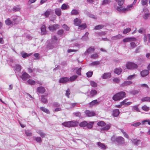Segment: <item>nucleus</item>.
Wrapping results in <instances>:
<instances>
[{
    "mask_svg": "<svg viewBox=\"0 0 150 150\" xmlns=\"http://www.w3.org/2000/svg\"><path fill=\"white\" fill-rule=\"evenodd\" d=\"M30 77V76L26 72L24 73L21 76V78L24 81L28 79Z\"/></svg>",
    "mask_w": 150,
    "mask_h": 150,
    "instance_id": "obj_11",
    "label": "nucleus"
},
{
    "mask_svg": "<svg viewBox=\"0 0 150 150\" xmlns=\"http://www.w3.org/2000/svg\"><path fill=\"white\" fill-rule=\"evenodd\" d=\"M37 132L42 137H44L46 136V134H45L40 130L38 131Z\"/></svg>",
    "mask_w": 150,
    "mask_h": 150,
    "instance_id": "obj_32",
    "label": "nucleus"
},
{
    "mask_svg": "<svg viewBox=\"0 0 150 150\" xmlns=\"http://www.w3.org/2000/svg\"><path fill=\"white\" fill-rule=\"evenodd\" d=\"M116 142L120 144H123L125 143V140L123 137H118L116 138Z\"/></svg>",
    "mask_w": 150,
    "mask_h": 150,
    "instance_id": "obj_6",
    "label": "nucleus"
},
{
    "mask_svg": "<svg viewBox=\"0 0 150 150\" xmlns=\"http://www.w3.org/2000/svg\"><path fill=\"white\" fill-rule=\"evenodd\" d=\"M99 102L97 100H94L89 103L91 106H93L95 104H98Z\"/></svg>",
    "mask_w": 150,
    "mask_h": 150,
    "instance_id": "obj_30",
    "label": "nucleus"
},
{
    "mask_svg": "<svg viewBox=\"0 0 150 150\" xmlns=\"http://www.w3.org/2000/svg\"><path fill=\"white\" fill-rule=\"evenodd\" d=\"M136 76V75L135 74H134L132 75H130L128 77L127 79L128 80H131L133 78H134Z\"/></svg>",
    "mask_w": 150,
    "mask_h": 150,
    "instance_id": "obj_61",
    "label": "nucleus"
},
{
    "mask_svg": "<svg viewBox=\"0 0 150 150\" xmlns=\"http://www.w3.org/2000/svg\"><path fill=\"white\" fill-rule=\"evenodd\" d=\"M70 94V91L69 88H68L66 91L65 95L69 98V95Z\"/></svg>",
    "mask_w": 150,
    "mask_h": 150,
    "instance_id": "obj_48",
    "label": "nucleus"
},
{
    "mask_svg": "<svg viewBox=\"0 0 150 150\" xmlns=\"http://www.w3.org/2000/svg\"><path fill=\"white\" fill-rule=\"evenodd\" d=\"M111 126L110 125H106L105 126L101 128L100 129L101 131H104L108 130L110 127Z\"/></svg>",
    "mask_w": 150,
    "mask_h": 150,
    "instance_id": "obj_24",
    "label": "nucleus"
},
{
    "mask_svg": "<svg viewBox=\"0 0 150 150\" xmlns=\"http://www.w3.org/2000/svg\"><path fill=\"white\" fill-rule=\"evenodd\" d=\"M69 7V6L66 4H63L61 6V8L63 10H65L67 9V8Z\"/></svg>",
    "mask_w": 150,
    "mask_h": 150,
    "instance_id": "obj_53",
    "label": "nucleus"
},
{
    "mask_svg": "<svg viewBox=\"0 0 150 150\" xmlns=\"http://www.w3.org/2000/svg\"><path fill=\"white\" fill-rule=\"evenodd\" d=\"M34 56L35 57V59H40V54L39 53H35L34 54Z\"/></svg>",
    "mask_w": 150,
    "mask_h": 150,
    "instance_id": "obj_54",
    "label": "nucleus"
},
{
    "mask_svg": "<svg viewBox=\"0 0 150 150\" xmlns=\"http://www.w3.org/2000/svg\"><path fill=\"white\" fill-rule=\"evenodd\" d=\"M41 97V100L42 102L44 103H46L47 101V100L46 98V96H42Z\"/></svg>",
    "mask_w": 150,
    "mask_h": 150,
    "instance_id": "obj_38",
    "label": "nucleus"
},
{
    "mask_svg": "<svg viewBox=\"0 0 150 150\" xmlns=\"http://www.w3.org/2000/svg\"><path fill=\"white\" fill-rule=\"evenodd\" d=\"M78 14L79 12L76 10H73L71 12V14L72 15H77Z\"/></svg>",
    "mask_w": 150,
    "mask_h": 150,
    "instance_id": "obj_49",
    "label": "nucleus"
},
{
    "mask_svg": "<svg viewBox=\"0 0 150 150\" xmlns=\"http://www.w3.org/2000/svg\"><path fill=\"white\" fill-rule=\"evenodd\" d=\"M132 82L130 81H125L120 85V86L125 87L132 84Z\"/></svg>",
    "mask_w": 150,
    "mask_h": 150,
    "instance_id": "obj_16",
    "label": "nucleus"
},
{
    "mask_svg": "<svg viewBox=\"0 0 150 150\" xmlns=\"http://www.w3.org/2000/svg\"><path fill=\"white\" fill-rule=\"evenodd\" d=\"M97 94V91L95 89L91 90L90 92V97H93Z\"/></svg>",
    "mask_w": 150,
    "mask_h": 150,
    "instance_id": "obj_21",
    "label": "nucleus"
},
{
    "mask_svg": "<svg viewBox=\"0 0 150 150\" xmlns=\"http://www.w3.org/2000/svg\"><path fill=\"white\" fill-rule=\"evenodd\" d=\"M33 139L38 143H41L42 142V139L40 137H33Z\"/></svg>",
    "mask_w": 150,
    "mask_h": 150,
    "instance_id": "obj_39",
    "label": "nucleus"
},
{
    "mask_svg": "<svg viewBox=\"0 0 150 150\" xmlns=\"http://www.w3.org/2000/svg\"><path fill=\"white\" fill-rule=\"evenodd\" d=\"M21 66L19 64H16L14 67L15 69L18 71H21Z\"/></svg>",
    "mask_w": 150,
    "mask_h": 150,
    "instance_id": "obj_29",
    "label": "nucleus"
},
{
    "mask_svg": "<svg viewBox=\"0 0 150 150\" xmlns=\"http://www.w3.org/2000/svg\"><path fill=\"white\" fill-rule=\"evenodd\" d=\"M141 124V123L140 122H136L134 123H133L131 125V126L134 127H137L140 125Z\"/></svg>",
    "mask_w": 150,
    "mask_h": 150,
    "instance_id": "obj_52",
    "label": "nucleus"
},
{
    "mask_svg": "<svg viewBox=\"0 0 150 150\" xmlns=\"http://www.w3.org/2000/svg\"><path fill=\"white\" fill-rule=\"evenodd\" d=\"M120 113L119 110L116 109L114 110L113 111L112 115L114 117H117L119 115Z\"/></svg>",
    "mask_w": 150,
    "mask_h": 150,
    "instance_id": "obj_17",
    "label": "nucleus"
},
{
    "mask_svg": "<svg viewBox=\"0 0 150 150\" xmlns=\"http://www.w3.org/2000/svg\"><path fill=\"white\" fill-rule=\"evenodd\" d=\"M21 9V8L18 6H14L13 8V11L15 12L19 11Z\"/></svg>",
    "mask_w": 150,
    "mask_h": 150,
    "instance_id": "obj_35",
    "label": "nucleus"
},
{
    "mask_svg": "<svg viewBox=\"0 0 150 150\" xmlns=\"http://www.w3.org/2000/svg\"><path fill=\"white\" fill-rule=\"evenodd\" d=\"M87 15L90 17L92 18L96 19L97 18L96 17V16L93 15L89 13L88 12H87L86 13Z\"/></svg>",
    "mask_w": 150,
    "mask_h": 150,
    "instance_id": "obj_50",
    "label": "nucleus"
},
{
    "mask_svg": "<svg viewBox=\"0 0 150 150\" xmlns=\"http://www.w3.org/2000/svg\"><path fill=\"white\" fill-rule=\"evenodd\" d=\"M41 34L42 35H43L45 34L46 31L45 26L44 25H42L41 28Z\"/></svg>",
    "mask_w": 150,
    "mask_h": 150,
    "instance_id": "obj_28",
    "label": "nucleus"
},
{
    "mask_svg": "<svg viewBox=\"0 0 150 150\" xmlns=\"http://www.w3.org/2000/svg\"><path fill=\"white\" fill-rule=\"evenodd\" d=\"M89 33L88 32H86L85 35H83L81 38V39L82 40L86 41L88 39V35Z\"/></svg>",
    "mask_w": 150,
    "mask_h": 150,
    "instance_id": "obj_27",
    "label": "nucleus"
},
{
    "mask_svg": "<svg viewBox=\"0 0 150 150\" xmlns=\"http://www.w3.org/2000/svg\"><path fill=\"white\" fill-rule=\"evenodd\" d=\"M69 81V79L67 77H62L59 81V83H65Z\"/></svg>",
    "mask_w": 150,
    "mask_h": 150,
    "instance_id": "obj_14",
    "label": "nucleus"
},
{
    "mask_svg": "<svg viewBox=\"0 0 150 150\" xmlns=\"http://www.w3.org/2000/svg\"><path fill=\"white\" fill-rule=\"evenodd\" d=\"M81 68L80 67L79 68L77 71H76V74L79 75H81Z\"/></svg>",
    "mask_w": 150,
    "mask_h": 150,
    "instance_id": "obj_62",
    "label": "nucleus"
},
{
    "mask_svg": "<svg viewBox=\"0 0 150 150\" xmlns=\"http://www.w3.org/2000/svg\"><path fill=\"white\" fill-rule=\"evenodd\" d=\"M12 20L16 24H17L21 20V19L20 16H15L12 17Z\"/></svg>",
    "mask_w": 150,
    "mask_h": 150,
    "instance_id": "obj_13",
    "label": "nucleus"
},
{
    "mask_svg": "<svg viewBox=\"0 0 150 150\" xmlns=\"http://www.w3.org/2000/svg\"><path fill=\"white\" fill-rule=\"evenodd\" d=\"M5 23L7 25H10L11 24H12V23L11 21L10 20H9V19H7L5 21Z\"/></svg>",
    "mask_w": 150,
    "mask_h": 150,
    "instance_id": "obj_55",
    "label": "nucleus"
},
{
    "mask_svg": "<svg viewBox=\"0 0 150 150\" xmlns=\"http://www.w3.org/2000/svg\"><path fill=\"white\" fill-rule=\"evenodd\" d=\"M122 71V69L120 68H116L114 69V73L118 75H120Z\"/></svg>",
    "mask_w": 150,
    "mask_h": 150,
    "instance_id": "obj_23",
    "label": "nucleus"
},
{
    "mask_svg": "<svg viewBox=\"0 0 150 150\" xmlns=\"http://www.w3.org/2000/svg\"><path fill=\"white\" fill-rule=\"evenodd\" d=\"M122 38V36L120 34H118L117 35L112 37L111 38V39L113 40H116Z\"/></svg>",
    "mask_w": 150,
    "mask_h": 150,
    "instance_id": "obj_22",
    "label": "nucleus"
},
{
    "mask_svg": "<svg viewBox=\"0 0 150 150\" xmlns=\"http://www.w3.org/2000/svg\"><path fill=\"white\" fill-rule=\"evenodd\" d=\"M126 67L127 69H133L137 68V65L132 62H128L126 64Z\"/></svg>",
    "mask_w": 150,
    "mask_h": 150,
    "instance_id": "obj_5",
    "label": "nucleus"
},
{
    "mask_svg": "<svg viewBox=\"0 0 150 150\" xmlns=\"http://www.w3.org/2000/svg\"><path fill=\"white\" fill-rule=\"evenodd\" d=\"M86 74L88 77H90L92 75L93 72L91 71H89L86 73Z\"/></svg>",
    "mask_w": 150,
    "mask_h": 150,
    "instance_id": "obj_58",
    "label": "nucleus"
},
{
    "mask_svg": "<svg viewBox=\"0 0 150 150\" xmlns=\"http://www.w3.org/2000/svg\"><path fill=\"white\" fill-rule=\"evenodd\" d=\"M97 144L98 146L103 150L105 149L106 148V147L105 145L104 144H102L100 142H97Z\"/></svg>",
    "mask_w": 150,
    "mask_h": 150,
    "instance_id": "obj_26",
    "label": "nucleus"
},
{
    "mask_svg": "<svg viewBox=\"0 0 150 150\" xmlns=\"http://www.w3.org/2000/svg\"><path fill=\"white\" fill-rule=\"evenodd\" d=\"M98 56L97 54H93L91 55V58L95 59L96 58H97L98 57Z\"/></svg>",
    "mask_w": 150,
    "mask_h": 150,
    "instance_id": "obj_59",
    "label": "nucleus"
},
{
    "mask_svg": "<svg viewBox=\"0 0 150 150\" xmlns=\"http://www.w3.org/2000/svg\"><path fill=\"white\" fill-rule=\"evenodd\" d=\"M100 64L99 61H94L93 62L90 64V65L91 66H95L99 65Z\"/></svg>",
    "mask_w": 150,
    "mask_h": 150,
    "instance_id": "obj_45",
    "label": "nucleus"
},
{
    "mask_svg": "<svg viewBox=\"0 0 150 150\" xmlns=\"http://www.w3.org/2000/svg\"><path fill=\"white\" fill-rule=\"evenodd\" d=\"M130 45L132 49H134L137 46L135 42H131L130 43Z\"/></svg>",
    "mask_w": 150,
    "mask_h": 150,
    "instance_id": "obj_56",
    "label": "nucleus"
},
{
    "mask_svg": "<svg viewBox=\"0 0 150 150\" xmlns=\"http://www.w3.org/2000/svg\"><path fill=\"white\" fill-rule=\"evenodd\" d=\"M74 25L76 26H79L81 22V21L80 19L76 18L74 20Z\"/></svg>",
    "mask_w": 150,
    "mask_h": 150,
    "instance_id": "obj_19",
    "label": "nucleus"
},
{
    "mask_svg": "<svg viewBox=\"0 0 150 150\" xmlns=\"http://www.w3.org/2000/svg\"><path fill=\"white\" fill-rule=\"evenodd\" d=\"M45 88L42 86L38 87L37 90V92L41 93H43L45 92Z\"/></svg>",
    "mask_w": 150,
    "mask_h": 150,
    "instance_id": "obj_18",
    "label": "nucleus"
},
{
    "mask_svg": "<svg viewBox=\"0 0 150 150\" xmlns=\"http://www.w3.org/2000/svg\"><path fill=\"white\" fill-rule=\"evenodd\" d=\"M90 83L91 85L93 87H96L97 86V83L94 81H90Z\"/></svg>",
    "mask_w": 150,
    "mask_h": 150,
    "instance_id": "obj_41",
    "label": "nucleus"
},
{
    "mask_svg": "<svg viewBox=\"0 0 150 150\" xmlns=\"http://www.w3.org/2000/svg\"><path fill=\"white\" fill-rule=\"evenodd\" d=\"M25 134L27 136H32V133L28 131H25Z\"/></svg>",
    "mask_w": 150,
    "mask_h": 150,
    "instance_id": "obj_64",
    "label": "nucleus"
},
{
    "mask_svg": "<svg viewBox=\"0 0 150 150\" xmlns=\"http://www.w3.org/2000/svg\"><path fill=\"white\" fill-rule=\"evenodd\" d=\"M120 130L121 132L123 133V134L124 137L126 138L127 139L129 138V136L128 135V134H127L124 131V130L122 129H121Z\"/></svg>",
    "mask_w": 150,
    "mask_h": 150,
    "instance_id": "obj_51",
    "label": "nucleus"
},
{
    "mask_svg": "<svg viewBox=\"0 0 150 150\" xmlns=\"http://www.w3.org/2000/svg\"><path fill=\"white\" fill-rule=\"evenodd\" d=\"M27 82L29 84L32 85H35V81L31 79H29L28 80Z\"/></svg>",
    "mask_w": 150,
    "mask_h": 150,
    "instance_id": "obj_37",
    "label": "nucleus"
},
{
    "mask_svg": "<svg viewBox=\"0 0 150 150\" xmlns=\"http://www.w3.org/2000/svg\"><path fill=\"white\" fill-rule=\"evenodd\" d=\"M78 76L76 75H73L70 78L69 81L71 82H72L75 80L77 78Z\"/></svg>",
    "mask_w": 150,
    "mask_h": 150,
    "instance_id": "obj_34",
    "label": "nucleus"
},
{
    "mask_svg": "<svg viewBox=\"0 0 150 150\" xmlns=\"http://www.w3.org/2000/svg\"><path fill=\"white\" fill-rule=\"evenodd\" d=\"M131 30V29L129 28H127L125 29H124L123 31V33L125 34L128 33Z\"/></svg>",
    "mask_w": 150,
    "mask_h": 150,
    "instance_id": "obj_46",
    "label": "nucleus"
},
{
    "mask_svg": "<svg viewBox=\"0 0 150 150\" xmlns=\"http://www.w3.org/2000/svg\"><path fill=\"white\" fill-rule=\"evenodd\" d=\"M94 123V122H91L88 123L86 121H84L80 123L79 124V126L81 127L86 126L88 129H90L93 127Z\"/></svg>",
    "mask_w": 150,
    "mask_h": 150,
    "instance_id": "obj_3",
    "label": "nucleus"
},
{
    "mask_svg": "<svg viewBox=\"0 0 150 150\" xmlns=\"http://www.w3.org/2000/svg\"><path fill=\"white\" fill-rule=\"evenodd\" d=\"M132 110L134 111H136L137 112H139L140 111L138 108L137 105H135L133 106L132 108Z\"/></svg>",
    "mask_w": 150,
    "mask_h": 150,
    "instance_id": "obj_43",
    "label": "nucleus"
},
{
    "mask_svg": "<svg viewBox=\"0 0 150 150\" xmlns=\"http://www.w3.org/2000/svg\"><path fill=\"white\" fill-rule=\"evenodd\" d=\"M111 77V74L109 73H104L102 76V77L103 79H106Z\"/></svg>",
    "mask_w": 150,
    "mask_h": 150,
    "instance_id": "obj_20",
    "label": "nucleus"
},
{
    "mask_svg": "<svg viewBox=\"0 0 150 150\" xmlns=\"http://www.w3.org/2000/svg\"><path fill=\"white\" fill-rule=\"evenodd\" d=\"M141 100L142 102H150V97H146L142 98L141 99Z\"/></svg>",
    "mask_w": 150,
    "mask_h": 150,
    "instance_id": "obj_31",
    "label": "nucleus"
},
{
    "mask_svg": "<svg viewBox=\"0 0 150 150\" xmlns=\"http://www.w3.org/2000/svg\"><path fill=\"white\" fill-rule=\"evenodd\" d=\"M95 50V49L93 47H90L83 54V55L87 56L89 54L94 52Z\"/></svg>",
    "mask_w": 150,
    "mask_h": 150,
    "instance_id": "obj_8",
    "label": "nucleus"
},
{
    "mask_svg": "<svg viewBox=\"0 0 150 150\" xmlns=\"http://www.w3.org/2000/svg\"><path fill=\"white\" fill-rule=\"evenodd\" d=\"M139 91L136 90H133L131 91H130V93L132 95H135L139 93Z\"/></svg>",
    "mask_w": 150,
    "mask_h": 150,
    "instance_id": "obj_42",
    "label": "nucleus"
},
{
    "mask_svg": "<svg viewBox=\"0 0 150 150\" xmlns=\"http://www.w3.org/2000/svg\"><path fill=\"white\" fill-rule=\"evenodd\" d=\"M21 54L22 57L23 58H25L30 56L31 54L30 53L29 54H28L26 53H21Z\"/></svg>",
    "mask_w": 150,
    "mask_h": 150,
    "instance_id": "obj_36",
    "label": "nucleus"
},
{
    "mask_svg": "<svg viewBox=\"0 0 150 150\" xmlns=\"http://www.w3.org/2000/svg\"><path fill=\"white\" fill-rule=\"evenodd\" d=\"M126 93L123 91H121L115 94L112 97V99L115 101L120 100L125 97Z\"/></svg>",
    "mask_w": 150,
    "mask_h": 150,
    "instance_id": "obj_1",
    "label": "nucleus"
},
{
    "mask_svg": "<svg viewBox=\"0 0 150 150\" xmlns=\"http://www.w3.org/2000/svg\"><path fill=\"white\" fill-rule=\"evenodd\" d=\"M86 27V24H83L81 25H79V29L81 30H83Z\"/></svg>",
    "mask_w": 150,
    "mask_h": 150,
    "instance_id": "obj_44",
    "label": "nucleus"
},
{
    "mask_svg": "<svg viewBox=\"0 0 150 150\" xmlns=\"http://www.w3.org/2000/svg\"><path fill=\"white\" fill-rule=\"evenodd\" d=\"M62 27L66 30V31H69V28L68 27L67 25L65 24H64L63 26Z\"/></svg>",
    "mask_w": 150,
    "mask_h": 150,
    "instance_id": "obj_57",
    "label": "nucleus"
},
{
    "mask_svg": "<svg viewBox=\"0 0 150 150\" xmlns=\"http://www.w3.org/2000/svg\"><path fill=\"white\" fill-rule=\"evenodd\" d=\"M149 73V72L148 70H144L140 72V74L142 77H144L147 76Z\"/></svg>",
    "mask_w": 150,
    "mask_h": 150,
    "instance_id": "obj_12",
    "label": "nucleus"
},
{
    "mask_svg": "<svg viewBox=\"0 0 150 150\" xmlns=\"http://www.w3.org/2000/svg\"><path fill=\"white\" fill-rule=\"evenodd\" d=\"M133 7L132 4L128 5L126 8H123L122 6L121 7H117V10L120 13H125L130 10V8Z\"/></svg>",
    "mask_w": 150,
    "mask_h": 150,
    "instance_id": "obj_4",
    "label": "nucleus"
},
{
    "mask_svg": "<svg viewBox=\"0 0 150 150\" xmlns=\"http://www.w3.org/2000/svg\"><path fill=\"white\" fill-rule=\"evenodd\" d=\"M136 39L134 38H127L124 39L123 41L124 42H129L132 41H136Z\"/></svg>",
    "mask_w": 150,
    "mask_h": 150,
    "instance_id": "obj_15",
    "label": "nucleus"
},
{
    "mask_svg": "<svg viewBox=\"0 0 150 150\" xmlns=\"http://www.w3.org/2000/svg\"><path fill=\"white\" fill-rule=\"evenodd\" d=\"M59 25L58 24H54L50 26H49L48 27L49 29L52 31H54L57 29H58L59 28Z\"/></svg>",
    "mask_w": 150,
    "mask_h": 150,
    "instance_id": "obj_9",
    "label": "nucleus"
},
{
    "mask_svg": "<svg viewBox=\"0 0 150 150\" xmlns=\"http://www.w3.org/2000/svg\"><path fill=\"white\" fill-rule=\"evenodd\" d=\"M142 108L143 110L146 111L149 110V108L146 105L142 106Z\"/></svg>",
    "mask_w": 150,
    "mask_h": 150,
    "instance_id": "obj_60",
    "label": "nucleus"
},
{
    "mask_svg": "<svg viewBox=\"0 0 150 150\" xmlns=\"http://www.w3.org/2000/svg\"><path fill=\"white\" fill-rule=\"evenodd\" d=\"M146 122H148V123L149 125H150V121L149 120H146L143 121L142 122V124H144Z\"/></svg>",
    "mask_w": 150,
    "mask_h": 150,
    "instance_id": "obj_63",
    "label": "nucleus"
},
{
    "mask_svg": "<svg viewBox=\"0 0 150 150\" xmlns=\"http://www.w3.org/2000/svg\"><path fill=\"white\" fill-rule=\"evenodd\" d=\"M97 125L99 126L103 127L105 125V123L103 121H100L97 123Z\"/></svg>",
    "mask_w": 150,
    "mask_h": 150,
    "instance_id": "obj_47",
    "label": "nucleus"
},
{
    "mask_svg": "<svg viewBox=\"0 0 150 150\" xmlns=\"http://www.w3.org/2000/svg\"><path fill=\"white\" fill-rule=\"evenodd\" d=\"M63 126L70 128L76 127L78 125V122L76 121H69L64 122L62 124Z\"/></svg>",
    "mask_w": 150,
    "mask_h": 150,
    "instance_id": "obj_2",
    "label": "nucleus"
},
{
    "mask_svg": "<svg viewBox=\"0 0 150 150\" xmlns=\"http://www.w3.org/2000/svg\"><path fill=\"white\" fill-rule=\"evenodd\" d=\"M55 13L58 16H60L62 14V12L61 9L59 8H57L55 9Z\"/></svg>",
    "mask_w": 150,
    "mask_h": 150,
    "instance_id": "obj_25",
    "label": "nucleus"
},
{
    "mask_svg": "<svg viewBox=\"0 0 150 150\" xmlns=\"http://www.w3.org/2000/svg\"><path fill=\"white\" fill-rule=\"evenodd\" d=\"M143 11L144 12V14L143 15V18L145 20H146L149 17L150 13L148 10L146 9H144Z\"/></svg>",
    "mask_w": 150,
    "mask_h": 150,
    "instance_id": "obj_7",
    "label": "nucleus"
},
{
    "mask_svg": "<svg viewBox=\"0 0 150 150\" xmlns=\"http://www.w3.org/2000/svg\"><path fill=\"white\" fill-rule=\"evenodd\" d=\"M85 113L88 117H91L95 115V113L93 111H90L89 110H86L85 111Z\"/></svg>",
    "mask_w": 150,
    "mask_h": 150,
    "instance_id": "obj_10",
    "label": "nucleus"
},
{
    "mask_svg": "<svg viewBox=\"0 0 150 150\" xmlns=\"http://www.w3.org/2000/svg\"><path fill=\"white\" fill-rule=\"evenodd\" d=\"M132 143L135 145H137L139 144L140 142V140L137 139H133L132 140Z\"/></svg>",
    "mask_w": 150,
    "mask_h": 150,
    "instance_id": "obj_33",
    "label": "nucleus"
},
{
    "mask_svg": "<svg viewBox=\"0 0 150 150\" xmlns=\"http://www.w3.org/2000/svg\"><path fill=\"white\" fill-rule=\"evenodd\" d=\"M104 27V25H99L96 26L95 28V30H100L101 29Z\"/></svg>",
    "mask_w": 150,
    "mask_h": 150,
    "instance_id": "obj_40",
    "label": "nucleus"
}]
</instances>
